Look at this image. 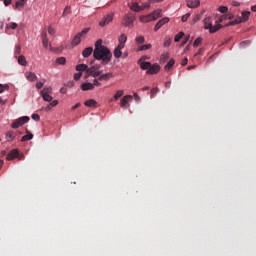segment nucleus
<instances>
[{
    "label": "nucleus",
    "mask_w": 256,
    "mask_h": 256,
    "mask_svg": "<svg viewBox=\"0 0 256 256\" xmlns=\"http://www.w3.org/2000/svg\"><path fill=\"white\" fill-rule=\"evenodd\" d=\"M42 43H43V47H45V49H47V47H49V39L47 38V31L42 32Z\"/></svg>",
    "instance_id": "17"
},
{
    "label": "nucleus",
    "mask_w": 256,
    "mask_h": 256,
    "mask_svg": "<svg viewBox=\"0 0 256 256\" xmlns=\"http://www.w3.org/2000/svg\"><path fill=\"white\" fill-rule=\"evenodd\" d=\"M25 3H27V0H19L15 4V9H19L20 7H25Z\"/></svg>",
    "instance_id": "30"
},
{
    "label": "nucleus",
    "mask_w": 256,
    "mask_h": 256,
    "mask_svg": "<svg viewBox=\"0 0 256 256\" xmlns=\"http://www.w3.org/2000/svg\"><path fill=\"white\" fill-rule=\"evenodd\" d=\"M43 101H47L48 103H51V101H53V96L49 95V94H44L41 95Z\"/></svg>",
    "instance_id": "34"
},
{
    "label": "nucleus",
    "mask_w": 256,
    "mask_h": 256,
    "mask_svg": "<svg viewBox=\"0 0 256 256\" xmlns=\"http://www.w3.org/2000/svg\"><path fill=\"white\" fill-rule=\"evenodd\" d=\"M239 23H243V19H241V17L237 18L236 20L228 22L226 24V27H230L231 25H239Z\"/></svg>",
    "instance_id": "21"
},
{
    "label": "nucleus",
    "mask_w": 256,
    "mask_h": 256,
    "mask_svg": "<svg viewBox=\"0 0 256 256\" xmlns=\"http://www.w3.org/2000/svg\"><path fill=\"white\" fill-rule=\"evenodd\" d=\"M83 77V72H78L74 74V80L79 81Z\"/></svg>",
    "instance_id": "45"
},
{
    "label": "nucleus",
    "mask_w": 256,
    "mask_h": 256,
    "mask_svg": "<svg viewBox=\"0 0 256 256\" xmlns=\"http://www.w3.org/2000/svg\"><path fill=\"white\" fill-rule=\"evenodd\" d=\"M140 63V69H143L144 71H149V68L151 67V62H139Z\"/></svg>",
    "instance_id": "22"
},
{
    "label": "nucleus",
    "mask_w": 256,
    "mask_h": 256,
    "mask_svg": "<svg viewBox=\"0 0 256 256\" xmlns=\"http://www.w3.org/2000/svg\"><path fill=\"white\" fill-rule=\"evenodd\" d=\"M100 69H101V64H94L93 66L88 68V75H92V77L96 79V77H99V75H101L102 73Z\"/></svg>",
    "instance_id": "5"
},
{
    "label": "nucleus",
    "mask_w": 256,
    "mask_h": 256,
    "mask_svg": "<svg viewBox=\"0 0 256 256\" xmlns=\"http://www.w3.org/2000/svg\"><path fill=\"white\" fill-rule=\"evenodd\" d=\"M81 89L83 91H93V89H95V88H94L93 83H91V82H84V83L81 84Z\"/></svg>",
    "instance_id": "14"
},
{
    "label": "nucleus",
    "mask_w": 256,
    "mask_h": 256,
    "mask_svg": "<svg viewBox=\"0 0 256 256\" xmlns=\"http://www.w3.org/2000/svg\"><path fill=\"white\" fill-rule=\"evenodd\" d=\"M166 23H169L168 17H165V18L159 20L154 27V31H159L163 27V25H165Z\"/></svg>",
    "instance_id": "10"
},
{
    "label": "nucleus",
    "mask_w": 256,
    "mask_h": 256,
    "mask_svg": "<svg viewBox=\"0 0 256 256\" xmlns=\"http://www.w3.org/2000/svg\"><path fill=\"white\" fill-rule=\"evenodd\" d=\"M251 42L249 40L243 41L240 43V47H245V45H249Z\"/></svg>",
    "instance_id": "62"
},
{
    "label": "nucleus",
    "mask_w": 256,
    "mask_h": 256,
    "mask_svg": "<svg viewBox=\"0 0 256 256\" xmlns=\"http://www.w3.org/2000/svg\"><path fill=\"white\" fill-rule=\"evenodd\" d=\"M14 55H21V45L15 47Z\"/></svg>",
    "instance_id": "47"
},
{
    "label": "nucleus",
    "mask_w": 256,
    "mask_h": 256,
    "mask_svg": "<svg viewBox=\"0 0 256 256\" xmlns=\"http://www.w3.org/2000/svg\"><path fill=\"white\" fill-rule=\"evenodd\" d=\"M218 11H219L220 13H227V11H229V8H227V6H220V7L218 8Z\"/></svg>",
    "instance_id": "46"
},
{
    "label": "nucleus",
    "mask_w": 256,
    "mask_h": 256,
    "mask_svg": "<svg viewBox=\"0 0 256 256\" xmlns=\"http://www.w3.org/2000/svg\"><path fill=\"white\" fill-rule=\"evenodd\" d=\"M71 13V6H66L63 12V15H69Z\"/></svg>",
    "instance_id": "50"
},
{
    "label": "nucleus",
    "mask_w": 256,
    "mask_h": 256,
    "mask_svg": "<svg viewBox=\"0 0 256 256\" xmlns=\"http://www.w3.org/2000/svg\"><path fill=\"white\" fill-rule=\"evenodd\" d=\"M57 65H65L67 63V59L65 57H59L56 59Z\"/></svg>",
    "instance_id": "33"
},
{
    "label": "nucleus",
    "mask_w": 256,
    "mask_h": 256,
    "mask_svg": "<svg viewBox=\"0 0 256 256\" xmlns=\"http://www.w3.org/2000/svg\"><path fill=\"white\" fill-rule=\"evenodd\" d=\"M93 47H87L82 51V56L87 59V57H91L93 55Z\"/></svg>",
    "instance_id": "15"
},
{
    "label": "nucleus",
    "mask_w": 256,
    "mask_h": 256,
    "mask_svg": "<svg viewBox=\"0 0 256 256\" xmlns=\"http://www.w3.org/2000/svg\"><path fill=\"white\" fill-rule=\"evenodd\" d=\"M122 55H123V52H121V50H119L118 48H115V50H114V57L116 59H119Z\"/></svg>",
    "instance_id": "40"
},
{
    "label": "nucleus",
    "mask_w": 256,
    "mask_h": 256,
    "mask_svg": "<svg viewBox=\"0 0 256 256\" xmlns=\"http://www.w3.org/2000/svg\"><path fill=\"white\" fill-rule=\"evenodd\" d=\"M29 116H23L13 121L11 124L12 129H19V127H23L25 123H29Z\"/></svg>",
    "instance_id": "4"
},
{
    "label": "nucleus",
    "mask_w": 256,
    "mask_h": 256,
    "mask_svg": "<svg viewBox=\"0 0 256 256\" xmlns=\"http://www.w3.org/2000/svg\"><path fill=\"white\" fill-rule=\"evenodd\" d=\"M102 47H107V46H103V40H98L95 43V49H101Z\"/></svg>",
    "instance_id": "43"
},
{
    "label": "nucleus",
    "mask_w": 256,
    "mask_h": 256,
    "mask_svg": "<svg viewBox=\"0 0 256 256\" xmlns=\"http://www.w3.org/2000/svg\"><path fill=\"white\" fill-rule=\"evenodd\" d=\"M26 79L28 81H35V79H37V75L33 72H29L26 74Z\"/></svg>",
    "instance_id": "27"
},
{
    "label": "nucleus",
    "mask_w": 256,
    "mask_h": 256,
    "mask_svg": "<svg viewBox=\"0 0 256 256\" xmlns=\"http://www.w3.org/2000/svg\"><path fill=\"white\" fill-rule=\"evenodd\" d=\"M31 139H33V134L29 133L27 135H24L22 138H21V141H31Z\"/></svg>",
    "instance_id": "41"
},
{
    "label": "nucleus",
    "mask_w": 256,
    "mask_h": 256,
    "mask_svg": "<svg viewBox=\"0 0 256 256\" xmlns=\"http://www.w3.org/2000/svg\"><path fill=\"white\" fill-rule=\"evenodd\" d=\"M113 21V13L107 14L102 21L99 22L100 27H105Z\"/></svg>",
    "instance_id": "9"
},
{
    "label": "nucleus",
    "mask_w": 256,
    "mask_h": 256,
    "mask_svg": "<svg viewBox=\"0 0 256 256\" xmlns=\"http://www.w3.org/2000/svg\"><path fill=\"white\" fill-rule=\"evenodd\" d=\"M169 59V53H165L161 55V61L165 63Z\"/></svg>",
    "instance_id": "48"
},
{
    "label": "nucleus",
    "mask_w": 256,
    "mask_h": 256,
    "mask_svg": "<svg viewBox=\"0 0 256 256\" xmlns=\"http://www.w3.org/2000/svg\"><path fill=\"white\" fill-rule=\"evenodd\" d=\"M201 43H203V38H197L193 43V47H199Z\"/></svg>",
    "instance_id": "42"
},
{
    "label": "nucleus",
    "mask_w": 256,
    "mask_h": 256,
    "mask_svg": "<svg viewBox=\"0 0 256 256\" xmlns=\"http://www.w3.org/2000/svg\"><path fill=\"white\" fill-rule=\"evenodd\" d=\"M189 37H190V36L188 35V36L182 41V44H181L182 46H183V45H187V42L189 41Z\"/></svg>",
    "instance_id": "63"
},
{
    "label": "nucleus",
    "mask_w": 256,
    "mask_h": 256,
    "mask_svg": "<svg viewBox=\"0 0 256 256\" xmlns=\"http://www.w3.org/2000/svg\"><path fill=\"white\" fill-rule=\"evenodd\" d=\"M124 93H125V91H123V90H118V91L116 92V94L114 95V101H117V100L120 99V97H123Z\"/></svg>",
    "instance_id": "31"
},
{
    "label": "nucleus",
    "mask_w": 256,
    "mask_h": 256,
    "mask_svg": "<svg viewBox=\"0 0 256 256\" xmlns=\"http://www.w3.org/2000/svg\"><path fill=\"white\" fill-rule=\"evenodd\" d=\"M57 105H59V100H53V101L50 103V106H51V107H57Z\"/></svg>",
    "instance_id": "58"
},
{
    "label": "nucleus",
    "mask_w": 256,
    "mask_h": 256,
    "mask_svg": "<svg viewBox=\"0 0 256 256\" xmlns=\"http://www.w3.org/2000/svg\"><path fill=\"white\" fill-rule=\"evenodd\" d=\"M249 15H251V12L249 11L242 12V17H240L242 19V23L249 21Z\"/></svg>",
    "instance_id": "25"
},
{
    "label": "nucleus",
    "mask_w": 256,
    "mask_h": 256,
    "mask_svg": "<svg viewBox=\"0 0 256 256\" xmlns=\"http://www.w3.org/2000/svg\"><path fill=\"white\" fill-rule=\"evenodd\" d=\"M203 23H204V29H209V33H217V31H219V29L223 27V25L221 24H217L213 26V20H211V17H206L203 20Z\"/></svg>",
    "instance_id": "2"
},
{
    "label": "nucleus",
    "mask_w": 256,
    "mask_h": 256,
    "mask_svg": "<svg viewBox=\"0 0 256 256\" xmlns=\"http://www.w3.org/2000/svg\"><path fill=\"white\" fill-rule=\"evenodd\" d=\"M170 45H171V37L166 36L165 39H164L163 46L164 47H169Z\"/></svg>",
    "instance_id": "38"
},
{
    "label": "nucleus",
    "mask_w": 256,
    "mask_h": 256,
    "mask_svg": "<svg viewBox=\"0 0 256 256\" xmlns=\"http://www.w3.org/2000/svg\"><path fill=\"white\" fill-rule=\"evenodd\" d=\"M116 49H118V50H120V51H121L122 49H125V44L119 42V44H118V46L116 47Z\"/></svg>",
    "instance_id": "60"
},
{
    "label": "nucleus",
    "mask_w": 256,
    "mask_h": 256,
    "mask_svg": "<svg viewBox=\"0 0 256 256\" xmlns=\"http://www.w3.org/2000/svg\"><path fill=\"white\" fill-rule=\"evenodd\" d=\"M113 77V73L100 74L98 76V81H109Z\"/></svg>",
    "instance_id": "16"
},
{
    "label": "nucleus",
    "mask_w": 256,
    "mask_h": 256,
    "mask_svg": "<svg viewBox=\"0 0 256 256\" xmlns=\"http://www.w3.org/2000/svg\"><path fill=\"white\" fill-rule=\"evenodd\" d=\"M51 91H53L51 87H46L40 92V95H49Z\"/></svg>",
    "instance_id": "36"
},
{
    "label": "nucleus",
    "mask_w": 256,
    "mask_h": 256,
    "mask_svg": "<svg viewBox=\"0 0 256 256\" xmlns=\"http://www.w3.org/2000/svg\"><path fill=\"white\" fill-rule=\"evenodd\" d=\"M153 46L151 45V44H144V45H142V46H139L138 48H137V51L139 52V51H147V50H149V49H151Z\"/></svg>",
    "instance_id": "26"
},
{
    "label": "nucleus",
    "mask_w": 256,
    "mask_h": 256,
    "mask_svg": "<svg viewBox=\"0 0 256 256\" xmlns=\"http://www.w3.org/2000/svg\"><path fill=\"white\" fill-rule=\"evenodd\" d=\"M191 17V13H187L184 16H182V22L185 23L187 20Z\"/></svg>",
    "instance_id": "51"
},
{
    "label": "nucleus",
    "mask_w": 256,
    "mask_h": 256,
    "mask_svg": "<svg viewBox=\"0 0 256 256\" xmlns=\"http://www.w3.org/2000/svg\"><path fill=\"white\" fill-rule=\"evenodd\" d=\"M119 43L125 44L127 43V35L121 34V36L118 38Z\"/></svg>",
    "instance_id": "39"
},
{
    "label": "nucleus",
    "mask_w": 256,
    "mask_h": 256,
    "mask_svg": "<svg viewBox=\"0 0 256 256\" xmlns=\"http://www.w3.org/2000/svg\"><path fill=\"white\" fill-rule=\"evenodd\" d=\"M140 7H141V11H144V9H149V7H151V5L149 3H144Z\"/></svg>",
    "instance_id": "52"
},
{
    "label": "nucleus",
    "mask_w": 256,
    "mask_h": 256,
    "mask_svg": "<svg viewBox=\"0 0 256 256\" xmlns=\"http://www.w3.org/2000/svg\"><path fill=\"white\" fill-rule=\"evenodd\" d=\"M203 51H205V49H204V48H200V49L198 50V52L194 55V57H197V56H199V55H202V54H203Z\"/></svg>",
    "instance_id": "59"
},
{
    "label": "nucleus",
    "mask_w": 256,
    "mask_h": 256,
    "mask_svg": "<svg viewBox=\"0 0 256 256\" xmlns=\"http://www.w3.org/2000/svg\"><path fill=\"white\" fill-rule=\"evenodd\" d=\"M23 154H19V150L13 149L7 155V161H13V159H23Z\"/></svg>",
    "instance_id": "7"
},
{
    "label": "nucleus",
    "mask_w": 256,
    "mask_h": 256,
    "mask_svg": "<svg viewBox=\"0 0 256 256\" xmlns=\"http://www.w3.org/2000/svg\"><path fill=\"white\" fill-rule=\"evenodd\" d=\"M14 139H15V135H14L13 131H9L8 133H6L7 141H13Z\"/></svg>",
    "instance_id": "35"
},
{
    "label": "nucleus",
    "mask_w": 256,
    "mask_h": 256,
    "mask_svg": "<svg viewBox=\"0 0 256 256\" xmlns=\"http://www.w3.org/2000/svg\"><path fill=\"white\" fill-rule=\"evenodd\" d=\"M186 3H187V7H189L190 9H195L199 7V5H201L200 0H187Z\"/></svg>",
    "instance_id": "12"
},
{
    "label": "nucleus",
    "mask_w": 256,
    "mask_h": 256,
    "mask_svg": "<svg viewBox=\"0 0 256 256\" xmlns=\"http://www.w3.org/2000/svg\"><path fill=\"white\" fill-rule=\"evenodd\" d=\"M161 13H162L161 9H158V10H155L154 12H152V15H153L155 21H157V19H159V17H161Z\"/></svg>",
    "instance_id": "29"
},
{
    "label": "nucleus",
    "mask_w": 256,
    "mask_h": 256,
    "mask_svg": "<svg viewBox=\"0 0 256 256\" xmlns=\"http://www.w3.org/2000/svg\"><path fill=\"white\" fill-rule=\"evenodd\" d=\"M48 33L49 35H55V29L53 27H48Z\"/></svg>",
    "instance_id": "57"
},
{
    "label": "nucleus",
    "mask_w": 256,
    "mask_h": 256,
    "mask_svg": "<svg viewBox=\"0 0 256 256\" xmlns=\"http://www.w3.org/2000/svg\"><path fill=\"white\" fill-rule=\"evenodd\" d=\"M16 27H18V25L15 22H11L7 25L8 29H15Z\"/></svg>",
    "instance_id": "49"
},
{
    "label": "nucleus",
    "mask_w": 256,
    "mask_h": 256,
    "mask_svg": "<svg viewBox=\"0 0 256 256\" xmlns=\"http://www.w3.org/2000/svg\"><path fill=\"white\" fill-rule=\"evenodd\" d=\"M161 71V66L159 64H150L149 69L147 70V75H157Z\"/></svg>",
    "instance_id": "8"
},
{
    "label": "nucleus",
    "mask_w": 256,
    "mask_h": 256,
    "mask_svg": "<svg viewBox=\"0 0 256 256\" xmlns=\"http://www.w3.org/2000/svg\"><path fill=\"white\" fill-rule=\"evenodd\" d=\"M45 85V81H43V82H37L36 83V88H38V89H43V86Z\"/></svg>",
    "instance_id": "54"
},
{
    "label": "nucleus",
    "mask_w": 256,
    "mask_h": 256,
    "mask_svg": "<svg viewBox=\"0 0 256 256\" xmlns=\"http://www.w3.org/2000/svg\"><path fill=\"white\" fill-rule=\"evenodd\" d=\"M93 57L96 61H101V65H107L111 62L113 54L107 47L94 48Z\"/></svg>",
    "instance_id": "1"
},
{
    "label": "nucleus",
    "mask_w": 256,
    "mask_h": 256,
    "mask_svg": "<svg viewBox=\"0 0 256 256\" xmlns=\"http://www.w3.org/2000/svg\"><path fill=\"white\" fill-rule=\"evenodd\" d=\"M3 1L6 7H8V5H11V0H3Z\"/></svg>",
    "instance_id": "64"
},
{
    "label": "nucleus",
    "mask_w": 256,
    "mask_h": 256,
    "mask_svg": "<svg viewBox=\"0 0 256 256\" xmlns=\"http://www.w3.org/2000/svg\"><path fill=\"white\" fill-rule=\"evenodd\" d=\"M84 105L86 107H97V101L95 99H89L85 101Z\"/></svg>",
    "instance_id": "19"
},
{
    "label": "nucleus",
    "mask_w": 256,
    "mask_h": 256,
    "mask_svg": "<svg viewBox=\"0 0 256 256\" xmlns=\"http://www.w3.org/2000/svg\"><path fill=\"white\" fill-rule=\"evenodd\" d=\"M139 19L141 23H149L151 21H155V16H153V14L150 13L148 15L141 16Z\"/></svg>",
    "instance_id": "11"
},
{
    "label": "nucleus",
    "mask_w": 256,
    "mask_h": 256,
    "mask_svg": "<svg viewBox=\"0 0 256 256\" xmlns=\"http://www.w3.org/2000/svg\"><path fill=\"white\" fill-rule=\"evenodd\" d=\"M133 100V96L131 95H126L121 99L120 102V107H127V105H129V101Z\"/></svg>",
    "instance_id": "13"
},
{
    "label": "nucleus",
    "mask_w": 256,
    "mask_h": 256,
    "mask_svg": "<svg viewBox=\"0 0 256 256\" xmlns=\"http://www.w3.org/2000/svg\"><path fill=\"white\" fill-rule=\"evenodd\" d=\"M129 8L131 11H134L135 13H139L141 11V6H139V3L137 2H132L131 5H129Z\"/></svg>",
    "instance_id": "18"
},
{
    "label": "nucleus",
    "mask_w": 256,
    "mask_h": 256,
    "mask_svg": "<svg viewBox=\"0 0 256 256\" xmlns=\"http://www.w3.org/2000/svg\"><path fill=\"white\" fill-rule=\"evenodd\" d=\"M135 43H136L137 45H143V43H145V37H143V36L137 37V38L135 39Z\"/></svg>",
    "instance_id": "37"
},
{
    "label": "nucleus",
    "mask_w": 256,
    "mask_h": 256,
    "mask_svg": "<svg viewBox=\"0 0 256 256\" xmlns=\"http://www.w3.org/2000/svg\"><path fill=\"white\" fill-rule=\"evenodd\" d=\"M99 81H101V80H99V78L97 79V78H95L94 80H93V83H92V85H94V89H95V87H101V82H99Z\"/></svg>",
    "instance_id": "44"
},
{
    "label": "nucleus",
    "mask_w": 256,
    "mask_h": 256,
    "mask_svg": "<svg viewBox=\"0 0 256 256\" xmlns=\"http://www.w3.org/2000/svg\"><path fill=\"white\" fill-rule=\"evenodd\" d=\"M203 15H205V10H202V11L200 12V14H197V15L193 18V20H192V25H195V23H197V21H200L201 18L203 17Z\"/></svg>",
    "instance_id": "20"
},
{
    "label": "nucleus",
    "mask_w": 256,
    "mask_h": 256,
    "mask_svg": "<svg viewBox=\"0 0 256 256\" xmlns=\"http://www.w3.org/2000/svg\"><path fill=\"white\" fill-rule=\"evenodd\" d=\"M173 65H175V59H170L164 67L165 71L171 70Z\"/></svg>",
    "instance_id": "23"
},
{
    "label": "nucleus",
    "mask_w": 256,
    "mask_h": 256,
    "mask_svg": "<svg viewBox=\"0 0 256 256\" xmlns=\"http://www.w3.org/2000/svg\"><path fill=\"white\" fill-rule=\"evenodd\" d=\"M18 63L19 65H22L23 67H25V65H27V59L25 58V56L23 55L19 56Z\"/></svg>",
    "instance_id": "28"
},
{
    "label": "nucleus",
    "mask_w": 256,
    "mask_h": 256,
    "mask_svg": "<svg viewBox=\"0 0 256 256\" xmlns=\"http://www.w3.org/2000/svg\"><path fill=\"white\" fill-rule=\"evenodd\" d=\"M136 20H137V16L134 13H128L123 17L122 25H124V27L133 28L135 26Z\"/></svg>",
    "instance_id": "3"
},
{
    "label": "nucleus",
    "mask_w": 256,
    "mask_h": 256,
    "mask_svg": "<svg viewBox=\"0 0 256 256\" xmlns=\"http://www.w3.org/2000/svg\"><path fill=\"white\" fill-rule=\"evenodd\" d=\"M87 33H89V29H84L81 32H79L78 34H76L72 40V45L74 47H77V45H79V43H81V37H83V35H87Z\"/></svg>",
    "instance_id": "6"
},
{
    "label": "nucleus",
    "mask_w": 256,
    "mask_h": 256,
    "mask_svg": "<svg viewBox=\"0 0 256 256\" xmlns=\"http://www.w3.org/2000/svg\"><path fill=\"white\" fill-rule=\"evenodd\" d=\"M184 36H185V33L179 32V33L175 36V38H174L175 43H179V42L181 41V39H183Z\"/></svg>",
    "instance_id": "32"
},
{
    "label": "nucleus",
    "mask_w": 256,
    "mask_h": 256,
    "mask_svg": "<svg viewBox=\"0 0 256 256\" xmlns=\"http://www.w3.org/2000/svg\"><path fill=\"white\" fill-rule=\"evenodd\" d=\"M187 63H189V59L184 58V59L182 60V63H181L182 67H185V65H187Z\"/></svg>",
    "instance_id": "61"
},
{
    "label": "nucleus",
    "mask_w": 256,
    "mask_h": 256,
    "mask_svg": "<svg viewBox=\"0 0 256 256\" xmlns=\"http://www.w3.org/2000/svg\"><path fill=\"white\" fill-rule=\"evenodd\" d=\"M89 69V66L87 64H78L76 66V71H87Z\"/></svg>",
    "instance_id": "24"
},
{
    "label": "nucleus",
    "mask_w": 256,
    "mask_h": 256,
    "mask_svg": "<svg viewBox=\"0 0 256 256\" xmlns=\"http://www.w3.org/2000/svg\"><path fill=\"white\" fill-rule=\"evenodd\" d=\"M5 89H9V85L0 84V93H3V91H5Z\"/></svg>",
    "instance_id": "53"
},
{
    "label": "nucleus",
    "mask_w": 256,
    "mask_h": 256,
    "mask_svg": "<svg viewBox=\"0 0 256 256\" xmlns=\"http://www.w3.org/2000/svg\"><path fill=\"white\" fill-rule=\"evenodd\" d=\"M32 119L34 121H39L41 119V116H39V114H32Z\"/></svg>",
    "instance_id": "56"
},
{
    "label": "nucleus",
    "mask_w": 256,
    "mask_h": 256,
    "mask_svg": "<svg viewBox=\"0 0 256 256\" xmlns=\"http://www.w3.org/2000/svg\"><path fill=\"white\" fill-rule=\"evenodd\" d=\"M151 97H153V95H157V93H159V88H153L152 90H151Z\"/></svg>",
    "instance_id": "55"
}]
</instances>
